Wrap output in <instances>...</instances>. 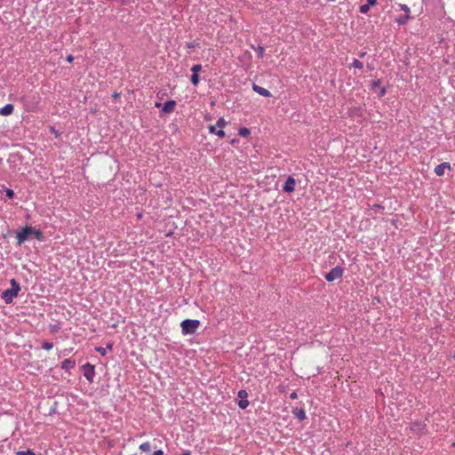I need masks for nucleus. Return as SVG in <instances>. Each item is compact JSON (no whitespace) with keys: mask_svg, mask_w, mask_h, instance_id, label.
I'll list each match as a JSON object with an SVG mask.
<instances>
[{"mask_svg":"<svg viewBox=\"0 0 455 455\" xmlns=\"http://www.w3.org/2000/svg\"><path fill=\"white\" fill-rule=\"evenodd\" d=\"M11 288L6 289L2 293V299L6 304H11L14 298H16L20 291V285L16 279L10 280Z\"/></svg>","mask_w":455,"mask_h":455,"instance_id":"f257e3e1","label":"nucleus"},{"mask_svg":"<svg viewBox=\"0 0 455 455\" xmlns=\"http://www.w3.org/2000/svg\"><path fill=\"white\" fill-rule=\"evenodd\" d=\"M181 331L184 335L194 334L200 326V321L196 319H186L181 322Z\"/></svg>","mask_w":455,"mask_h":455,"instance_id":"f03ea898","label":"nucleus"},{"mask_svg":"<svg viewBox=\"0 0 455 455\" xmlns=\"http://www.w3.org/2000/svg\"><path fill=\"white\" fill-rule=\"evenodd\" d=\"M16 237L18 239L17 244L20 246L23 243L28 241L31 237V226H26L20 230L16 232Z\"/></svg>","mask_w":455,"mask_h":455,"instance_id":"7ed1b4c3","label":"nucleus"},{"mask_svg":"<svg viewBox=\"0 0 455 455\" xmlns=\"http://www.w3.org/2000/svg\"><path fill=\"white\" fill-rule=\"evenodd\" d=\"M343 275V268L340 266H337L328 273L324 275V278L327 282H333Z\"/></svg>","mask_w":455,"mask_h":455,"instance_id":"20e7f679","label":"nucleus"},{"mask_svg":"<svg viewBox=\"0 0 455 455\" xmlns=\"http://www.w3.org/2000/svg\"><path fill=\"white\" fill-rule=\"evenodd\" d=\"M84 376L86 378V379L90 382H93V378L95 375V367L94 365L91 364L90 363H86L82 366Z\"/></svg>","mask_w":455,"mask_h":455,"instance_id":"39448f33","label":"nucleus"},{"mask_svg":"<svg viewBox=\"0 0 455 455\" xmlns=\"http://www.w3.org/2000/svg\"><path fill=\"white\" fill-rule=\"evenodd\" d=\"M237 395L240 399L237 403L238 407L243 410L246 409L249 405V401L247 400V397H248L247 391L244 389H241L238 391Z\"/></svg>","mask_w":455,"mask_h":455,"instance_id":"423d86ee","label":"nucleus"},{"mask_svg":"<svg viewBox=\"0 0 455 455\" xmlns=\"http://www.w3.org/2000/svg\"><path fill=\"white\" fill-rule=\"evenodd\" d=\"M295 179L291 176H289L283 186V190L286 193H292L295 190Z\"/></svg>","mask_w":455,"mask_h":455,"instance_id":"0eeeda50","label":"nucleus"},{"mask_svg":"<svg viewBox=\"0 0 455 455\" xmlns=\"http://www.w3.org/2000/svg\"><path fill=\"white\" fill-rule=\"evenodd\" d=\"M177 102L173 100H167L164 102L162 108V112L164 114H170L174 111Z\"/></svg>","mask_w":455,"mask_h":455,"instance_id":"6e6552de","label":"nucleus"},{"mask_svg":"<svg viewBox=\"0 0 455 455\" xmlns=\"http://www.w3.org/2000/svg\"><path fill=\"white\" fill-rule=\"evenodd\" d=\"M252 90L263 97H267V98L272 97L271 92L267 89L263 88L256 84H252Z\"/></svg>","mask_w":455,"mask_h":455,"instance_id":"1a4fd4ad","label":"nucleus"},{"mask_svg":"<svg viewBox=\"0 0 455 455\" xmlns=\"http://www.w3.org/2000/svg\"><path fill=\"white\" fill-rule=\"evenodd\" d=\"M445 169H451V165L449 163L444 162L435 166V173L437 176H443L444 174Z\"/></svg>","mask_w":455,"mask_h":455,"instance_id":"9d476101","label":"nucleus"},{"mask_svg":"<svg viewBox=\"0 0 455 455\" xmlns=\"http://www.w3.org/2000/svg\"><path fill=\"white\" fill-rule=\"evenodd\" d=\"M291 412L293 416L300 421L306 419L307 418L306 412L303 408H293Z\"/></svg>","mask_w":455,"mask_h":455,"instance_id":"9b49d317","label":"nucleus"},{"mask_svg":"<svg viewBox=\"0 0 455 455\" xmlns=\"http://www.w3.org/2000/svg\"><path fill=\"white\" fill-rule=\"evenodd\" d=\"M75 366H76V361L71 358L65 359L61 363V369L65 370L66 371H68L69 370L73 369Z\"/></svg>","mask_w":455,"mask_h":455,"instance_id":"f8f14e48","label":"nucleus"},{"mask_svg":"<svg viewBox=\"0 0 455 455\" xmlns=\"http://www.w3.org/2000/svg\"><path fill=\"white\" fill-rule=\"evenodd\" d=\"M13 110H14L13 104L9 103L0 108V115L4 116H10L13 113Z\"/></svg>","mask_w":455,"mask_h":455,"instance_id":"ddd939ff","label":"nucleus"},{"mask_svg":"<svg viewBox=\"0 0 455 455\" xmlns=\"http://www.w3.org/2000/svg\"><path fill=\"white\" fill-rule=\"evenodd\" d=\"M216 125H210L209 126V132L212 134H216L219 138H224L226 136V133L223 130L220 129L217 130Z\"/></svg>","mask_w":455,"mask_h":455,"instance_id":"4468645a","label":"nucleus"},{"mask_svg":"<svg viewBox=\"0 0 455 455\" xmlns=\"http://www.w3.org/2000/svg\"><path fill=\"white\" fill-rule=\"evenodd\" d=\"M34 235L37 240L42 241L44 239V234L41 230L31 227V236Z\"/></svg>","mask_w":455,"mask_h":455,"instance_id":"2eb2a0df","label":"nucleus"},{"mask_svg":"<svg viewBox=\"0 0 455 455\" xmlns=\"http://www.w3.org/2000/svg\"><path fill=\"white\" fill-rule=\"evenodd\" d=\"M140 450L143 452L151 451V445L148 442L143 443L140 445Z\"/></svg>","mask_w":455,"mask_h":455,"instance_id":"dca6fc26","label":"nucleus"},{"mask_svg":"<svg viewBox=\"0 0 455 455\" xmlns=\"http://www.w3.org/2000/svg\"><path fill=\"white\" fill-rule=\"evenodd\" d=\"M252 48L257 52L258 58L262 59L264 56V51H265L264 47L261 45H258L257 48H255L254 46H252Z\"/></svg>","mask_w":455,"mask_h":455,"instance_id":"f3484780","label":"nucleus"},{"mask_svg":"<svg viewBox=\"0 0 455 455\" xmlns=\"http://www.w3.org/2000/svg\"><path fill=\"white\" fill-rule=\"evenodd\" d=\"M250 133H251L250 130L246 127H242L238 131V134L243 138L248 137L250 135Z\"/></svg>","mask_w":455,"mask_h":455,"instance_id":"a211bd4d","label":"nucleus"},{"mask_svg":"<svg viewBox=\"0 0 455 455\" xmlns=\"http://www.w3.org/2000/svg\"><path fill=\"white\" fill-rule=\"evenodd\" d=\"M190 81L193 85L196 86L199 84L200 77L199 75L196 73H192V76L190 77Z\"/></svg>","mask_w":455,"mask_h":455,"instance_id":"6ab92c4d","label":"nucleus"},{"mask_svg":"<svg viewBox=\"0 0 455 455\" xmlns=\"http://www.w3.org/2000/svg\"><path fill=\"white\" fill-rule=\"evenodd\" d=\"M351 67H354L355 68H359V69H362L363 65V62H361L360 60H358L357 59H354L352 64H351Z\"/></svg>","mask_w":455,"mask_h":455,"instance_id":"aec40b11","label":"nucleus"},{"mask_svg":"<svg viewBox=\"0 0 455 455\" xmlns=\"http://www.w3.org/2000/svg\"><path fill=\"white\" fill-rule=\"evenodd\" d=\"M226 125H227V121L223 117H220L218 119V121L216 123L217 127H219L222 130V128L225 127Z\"/></svg>","mask_w":455,"mask_h":455,"instance_id":"412c9836","label":"nucleus"},{"mask_svg":"<svg viewBox=\"0 0 455 455\" xmlns=\"http://www.w3.org/2000/svg\"><path fill=\"white\" fill-rule=\"evenodd\" d=\"M53 347V344L47 341V340H44L42 342V348L45 349V350H51L52 348Z\"/></svg>","mask_w":455,"mask_h":455,"instance_id":"4be33fe9","label":"nucleus"},{"mask_svg":"<svg viewBox=\"0 0 455 455\" xmlns=\"http://www.w3.org/2000/svg\"><path fill=\"white\" fill-rule=\"evenodd\" d=\"M4 192H5V196L8 199H12L14 197V196H15L14 191L12 189H11V188H5Z\"/></svg>","mask_w":455,"mask_h":455,"instance_id":"5701e85b","label":"nucleus"},{"mask_svg":"<svg viewBox=\"0 0 455 455\" xmlns=\"http://www.w3.org/2000/svg\"><path fill=\"white\" fill-rule=\"evenodd\" d=\"M410 19L409 14H405L404 16H401L397 19V22L401 25L405 24L407 20Z\"/></svg>","mask_w":455,"mask_h":455,"instance_id":"b1692460","label":"nucleus"},{"mask_svg":"<svg viewBox=\"0 0 455 455\" xmlns=\"http://www.w3.org/2000/svg\"><path fill=\"white\" fill-rule=\"evenodd\" d=\"M202 70V65L201 64H196L191 68L192 73L198 74Z\"/></svg>","mask_w":455,"mask_h":455,"instance_id":"393cba45","label":"nucleus"},{"mask_svg":"<svg viewBox=\"0 0 455 455\" xmlns=\"http://www.w3.org/2000/svg\"><path fill=\"white\" fill-rule=\"evenodd\" d=\"M369 10L370 6L367 4L360 6V12L363 14L368 13Z\"/></svg>","mask_w":455,"mask_h":455,"instance_id":"a878e982","label":"nucleus"},{"mask_svg":"<svg viewBox=\"0 0 455 455\" xmlns=\"http://www.w3.org/2000/svg\"><path fill=\"white\" fill-rule=\"evenodd\" d=\"M381 81L379 79L373 81L371 84V89L375 90L376 88L379 87Z\"/></svg>","mask_w":455,"mask_h":455,"instance_id":"bb28decb","label":"nucleus"},{"mask_svg":"<svg viewBox=\"0 0 455 455\" xmlns=\"http://www.w3.org/2000/svg\"><path fill=\"white\" fill-rule=\"evenodd\" d=\"M95 350L100 353L102 356L106 355V348L101 347H97Z\"/></svg>","mask_w":455,"mask_h":455,"instance_id":"cd10ccee","label":"nucleus"},{"mask_svg":"<svg viewBox=\"0 0 455 455\" xmlns=\"http://www.w3.org/2000/svg\"><path fill=\"white\" fill-rule=\"evenodd\" d=\"M401 10L405 12V14L410 13V8L406 4H401Z\"/></svg>","mask_w":455,"mask_h":455,"instance_id":"c85d7f7f","label":"nucleus"},{"mask_svg":"<svg viewBox=\"0 0 455 455\" xmlns=\"http://www.w3.org/2000/svg\"><path fill=\"white\" fill-rule=\"evenodd\" d=\"M367 4L369 6H374L377 4V0H367Z\"/></svg>","mask_w":455,"mask_h":455,"instance_id":"c756f323","label":"nucleus"},{"mask_svg":"<svg viewBox=\"0 0 455 455\" xmlns=\"http://www.w3.org/2000/svg\"><path fill=\"white\" fill-rule=\"evenodd\" d=\"M386 92H387L386 88H385V87H382V88L380 89L379 93V97H382V96H384V95L386 94Z\"/></svg>","mask_w":455,"mask_h":455,"instance_id":"7c9ffc66","label":"nucleus"},{"mask_svg":"<svg viewBox=\"0 0 455 455\" xmlns=\"http://www.w3.org/2000/svg\"><path fill=\"white\" fill-rule=\"evenodd\" d=\"M152 455H164V453L162 450H157L154 451Z\"/></svg>","mask_w":455,"mask_h":455,"instance_id":"2f4dec72","label":"nucleus"},{"mask_svg":"<svg viewBox=\"0 0 455 455\" xmlns=\"http://www.w3.org/2000/svg\"><path fill=\"white\" fill-rule=\"evenodd\" d=\"M372 209H374L375 211H378L379 209H383V207L380 204H376L372 206Z\"/></svg>","mask_w":455,"mask_h":455,"instance_id":"473e14b6","label":"nucleus"},{"mask_svg":"<svg viewBox=\"0 0 455 455\" xmlns=\"http://www.w3.org/2000/svg\"><path fill=\"white\" fill-rule=\"evenodd\" d=\"M26 455H36V453L32 450H27L24 451Z\"/></svg>","mask_w":455,"mask_h":455,"instance_id":"72a5a7b5","label":"nucleus"},{"mask_svg":"<svg viewBox=\"0 0 455 455\" xmlns=\"http://www.w3.org/2000/svg\"><path fill=\"white\" fill-rule=\"evenodd\" d=\"M73 60H74V57L72 55H68L67 57V61L68 62L71 63V62H73Z\"/></svg>","mask_w":455,"mask_h":455,"instance_id":"f704fd0d","label":"nucleus"},{"mask_svg":"<svg viewBox=\"0 0 455 455\" xmlns=\"http://www.w3.org/2000/svg\"><path fill=\"white\" fill-rule=\"evenodd\" d=\"M366 54H367V52H360L358 53V56H359L360 58H363V57H365V55H366Z\"/></svg>","mask_w":455,"mask_h":455,"instance_id":"c9c22d12","label":"nucleus"},{"mask_svg":"<svg viewBox=\"0 0 455 455\" xmlns=\"http://www.w3.org/2000/svg\"><path fill=\"white\" fill-rule=\"evenodd\" d=\"M106 349L112 350L113 349V343H108Z\"/></svg>","mask_w":455,"mask_h":455,"instance_id":"e433bc0d","label":"nucleus"},{"mask_svg":"<svg viewBox=\"0 0 455 455\" xmlns=\"http://www.w3.org/2000/svg\"><path fill=\"white\" fill-rule=\"evenodd\" d=\"M290 397H291V399H295V398H297V394H296V392H292V393L291 394Z\"/></svg>","mask_w":455,"mask_h":455,"instance_id":"4c0bfd02","label":"nucleus"},{"mask_svg":"<svg viewBox=\"0 0 455 455\" xmlns=\"http://www.w3.org/2000/svg\"><path fill=\"white\" fill-rule=\"evenodd\" d=\"M113 97H114V98H116H116H119V97H120V93H118V92H115V93L113 94Z\"/></svg>","mask_w":455,"mask_h":455,"instance_id":"58836bf2","label":"nucleus"},{"mask_svg":"<svg viewBox=\"0 0 455 455\" xmlns=\"http://www.w3.org/2000/svg\"><path fill=\"white\" fill-rule=\"evenodd\" d=\"M162 106V104L160 102H156L155 103V107L156 108H160Z\"/></svg>","mask_w":455,"mask_h":455,"instance_id":"ea45409f","label":"nucleus"},{"mask_svg":"<svg viewBox=\"0 0 455 455\" xmlns=\"http://www.w3.org/2000/svg\"><path fill=\"white\" fill-rule=\"evenodd\" d=\"M16 455H26L24 451H18Z\"/></svg>","mask_w":455,"mask_h":455,"instance_id":"a19ab883","label":"nucleus"},{"mask_svg":"<svg viewBox=\"0 0 455 455\" xmlns=\"http://www.w3.org/2000/svg\"><path fill=\"white\" fill-rule=\"evenodd\" d=\"M180 455H191L190 451H185L183 453H181Z\"/></svg>","mask_w":455,"mask_h":455,"instance_id":"79ce46f5","label":"nucleus"},{"mask_svg":"<svg viewBox=\"0 0 455 455\" xmlns=\"http://www.w3.org/2000/svg\"><path fill=\"white\" fill-rule=\"evenodd\" d=\"M194 46H195V45H194L193 44H188V48H193Z\"/></svg>","mask_w":455,"mask_h":455,"instance_id":"37998d69","label":"nucleus"}]
</instances>
